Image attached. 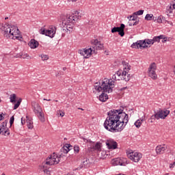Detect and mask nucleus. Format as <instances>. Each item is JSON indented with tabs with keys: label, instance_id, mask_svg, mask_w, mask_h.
<instances>
[{
	"label": "nucleus",
	"instance_id": "46",
	"mask_svg": "<svg viewBox=\"0 0 175 175\" xmlns=\"http://www.w3.org/2000/svg\"><path fill=\"white\" fill-rule=\"evenodd\" d=\"M162 40V43H165V42H167V38L165 37V35H163V38H161Z\"/></svg>",
	"mask_w": 175,
	"mask_h": 175
},
{
	"label": "nucleus",
	"instance_id": "35",
	"mask_svg": "<svg viewBox=\"0 0 175 175\" xmlns=\"http://www.w3.org/2000/svg\"><path fill=\"white\" fill-rule=\"evenodd\" d=\"M122 64L124 66L126 72L128 73V71L131 69L129 68V66H128V63H126L125 61H122Z\"/></svg>",
	"mask_w": 175,
	"mask_h": 175
},
{
	"label": "nucleus",
	"instance_id": "58",
	"mask_svg": "<svg viewBox=\"0 0 175 175\" xmlns=\"http://www.w3.org/2000/svg\"><path fill=\"white\" fill-rule=\"evenodd\" d=\"M121 90H126V88H123Z\"/></svg>",
	"mask_w": 175,
	"mask_h": 175
},
{
	"label": "nucleus",
	"instance_id": "13",
	"mask_svg": "<svg viewBox=\"0 0 175 175\" xmlns=\"http://www.w3.org/2000/svg\"><path fill=\"white\" fill-rule=\"evenodd\" d=\"M124 29H125V25L122 23L120 25V27H114L113 28H112L111 33H115V32H118V34L122 37L125 35Z\"/></svg>",
	"mask_w": 175,
	"mask_h": 175
},
{
	"label": "nucleus",
	"instance_id": "37",
	"mask_svg": "<svg viewBox=\"0 0 175 175\" xmlns=\"http://www.w3.org/2000/svg\"><path fill=\"white\" fill-rule=\"evenodd\" d=\"M40 33H41V35H45V36H47V30H46L44 27H42L40 29Z\"/></svg>",
	"mask_w": 175,
	"mask_h": 175
},
{
	"label": "nucleus",
	"instance_id": "32",
	"mask_svg": "<svg viewBox=\"0 0 175 175\" xmlns=\"http://www.w3.org/2000/svg\"><path fill=\"white\" fill-rule=\"evenodd\" d=\"M144 121L143 119L142 120H137L135 122V126H136V128H139V126H142V122Z\"/></svg>",
	"mask_w": 175,
	"mask_h": 175
},
{
	"label": "nucleus",
	"instance_id": "31",
	"mask_svg": "<svg viewBox=\"0 0 175 175\" xmlns=\"http://www.w3.org/2000/svg\"><path fill=\"white\" fill-rule=\"evenodd\" d=\"M0 135H3L4 136H9V135H10L9 129H7L5 130H3V131H0Z\"/></svg>",
	"mask_w": 175,
	"mask_h": 175
},
{
	"label": "nucleus",
	"instance_id": "59",
	"mask_svg": "<svg viewBox=\"0 0 175 175\" xmlns=\"http://www.w3.org/2000/svg\"><path fill=\"white\" fill-rule=\"evenodd\" d=\"M173 72H174V75H175V70H174Z\"/></svg>",
	"mask_w": 175,
	"mask_h": 175
},
{
	"label": "nucleus",
	"instance_id": "18",
	"mask_svg": "<svg viewBox=\"0 0 175 175\" xmlns=\"http://www.w3.org/2000/svg\"><path fill=\"white\" fill-rule=\"evenodd\" d=\"M56 31L57 27L51 26L49 29L46 30V36H49V38H54Z\"/></svg>",
	"mask_w": 175,
	"mask_h": 175
},
{
	"label": "nucleus",
	"instance_id": "41",
	"mask_svg": "<svg viewBox=\"0 0 175 175\" xmlns=\"http://www.w3.org/2000/svg\"><path fill=\"white\" fill-rule=\"evenodd\" d=\"M163 20H165V19H163V16H159L157 18V23H163Z\"/></svg>",
	"mask_w": 175,
	"mask_h": 175
},
{
	"label": "nucleus",
	"instance_id": "45",
	"mask_svg": "<svg viewBox=\"0 0 175 175\" xmlns=\"http://www.w3.org/2000/svg\"><path fill=\"white\" fill-rule=\"evenodd\" d=\"M171 5L172 6V9H174V12H175V0H172L171 1Z\"/></svg>",
	"mask_w": 175,
	"mask_h": 175
},
{
	"label": "nucleus",
	"instance_id": "2",
	"mask_svg": "<svg viewBox=\"0 0 175 175\" xmlns=\"http://www.w3.org/2000/svg\"><path fill=\"white\" fill-rule=\"evenodd\" d=\"M115 83L116 82L113 81V79H105L102 81L101 85L100 83H95L94 88L96 91H98V92L103 91V93L99 96V100H100V102H106L107 99H109V96L105 92H108V94L113 92Z\"/></svg>",
	"mask_w": 175,
	"mask_h": 175
},
{
	"label": "nucleus",
	"instance_id": "22",
	"mask_svg": "<svg viewBox=\"0 0 175 175\" xmlns=\"http://www.w3.org/2000/svg\"><path fill=\"white\" fill-rule=\"evenodd\" d=\"M70 147H72V145L67 144L66 146L61 148V152H64V154H68V152L70 151Z\"/></svg>",
	"mask_w": 175,
	"mask_h": 175
},
{
	"label": "nucleus",
	"instance_id": "56",
	"mask_svg": "<svg viewBox=\"0 0 175 175\" xmlns=\"http://www.w3.org/2000/svg\"><path fill=\"white\" fill-rule=\"evenodd\" d=\"M63 70H66V67H64Z\"/></svg>",
	"mask_w": 175,
	"mask_h": 175
},
{
	"label": "nucleus",
	"instance_id": "15",
	"mask_svg": "<svg viewBox=\"0 0 175 175\" xmlns=\"http://www.w3.org/2000/svg\"><path fill=\"white\" fill-rule=\"evenodd\" d=\"M106 146L109 150H116L118 147V144L113 139H109L106 141Z\"/></svg>",
	"mask_w": 175,
	"mask_h": 175
},
{
	"label": "nucleus",
	"instance_id": "50",
	"mask_svg": "<svg viewBox=\"0 0 175 175\" xmlns=\"http://www.w3.org/2000/svg\"><path fill=\"white\" fill-rule=\"evenodd\" d=\"M152 20L153 21H157V17L152 16Z\"/></svg>",
	"mask_w": 175,
	"mask_h": 175
},
{
	"label": "nucleus",
	"instance_id": "38",
	"mask_svg": "<svg viewBox=\"0 0 175 175\" xmlns=\"http://www.w3.org/2000/svg\"><path fill=\"white\" fill-rule=\"evenodd\" d=\"M96 151H101V146H100V143L96 142V144L94 145Z\"/></svg>",
	"mask_w": 175,
	"mask_h": 175
},
{
	"label": "nucleus",
	"instance_id": "11",
	"mask_svg": "<svg viewBox=\"0 0 175 175\" xmlns=\"http://www.w3.org/2000/svg\"><path fill=\"white\" fill-rule=\"evenodd\" d=\"M79 54L81 55H83L84 58H90L93 53H95V50L92 48V46L88 48V49H83L79 50Z\"/></svg>",
	"mask_w": 175,
	"mask_h": 175
},
{
	"label": "nucleus",
	"instance_id": "52",
	"mask_svg": "<svg viewBox=\"0 0 175 175\" xmlns=\"http://www.w3.org/2000/svg\"><path fill=\"white\" fill-rule=\"evenodd\" d=\"M69 1V2H76V1H77V0H68Z\"/></svg>",
	"mask_w": 175,
	"mask_h": 175
},
{
	"label": "nucleus",
	"instance_id": "9",
	"mask_svg": "<svg viewBox=\"0 0 175 175\" xmlns=\"http://www.w3.org/2000/svg\"><path fill=\"white\" fill-rule=\"evenodd\" d=\"M157 64L153 62L150 64L149 68L148 69V75L149 77H151L152 80H157L158 79V75H157Z\"/></svg>",
	"mask_w": 175,
	"mask_h": 175
},
{
	"label": "nucleus",
	"instance_id": "36",
	"mask_svg": "<svg viewBox=\"0 0 175 175\" xmlns=\"http://www.w3.org/2000/svg\"><path fill=\"white\" fill-rule=\"evenodd\" d=\"M144 13V10H139L133 13L134 16H142Z\"/></svg>",
	"mask_w": 175,
	"mask_h": 175
},
{
	"label": "nucleus",
	"instance_id": "10",
	"mask_svg": "<svg viewBox=\"0 0 175 175\" xmlns=\"http://www.w3.org/2000/svg\"><path fill=\"white\" fill-rule=\"evenodd\" d=\"M128 158L133 161V162H139L140 159H142V157L143 155L140 152H133V150H130L126 152Z\"/></svg>",
	"mask_w": 175,
	"mask_h": 175
},
{
	"label": "nucleus",
	"instance_id": "26",
	"mask_svg": "<svg viewBox=\"0 0 175 175\" xmlns=\"http://www.w3.org/2000/svg\"><path fill=\"white\" fill-rule=\"evenodd\" d=\"M90 146L88 148V151H89V152H94V151H96L95 149V144L92 142H90Z\"/></svg>",
	"mask_w": 175,
	"mask_h": 175
},
{
	"label": "nucleus",
	"instance_id": "28",
	"mask_svg": "<svg viewBox=\"0 0 175 175\" xmlns=\"http://www.w3.org/2000/svg\"><path fill=\"white\" fill-rule=\"evenodd\" d=\"M162 38H163V35H160V36H154L152 38L153 43H155V42H157L158 43H159V42H161V39H162Z\"/></svg>",
	"mask_w": 175,
	"mask_h": 175
},
{
	"label": "nucleus",
	"instance_id": "12",
	"mask_svg": "<svg viewBox=\"0 0 175 175\" xmlns=\"http://www.w3.org/2000/svg\"><path fill=\"white\" fill-rule=\"evenodd\" d=\"M111 163L113 166H125L126 165V158H116L111 160Z\"/></svg>",
	"mask_w": 175,
	"mask_h": 175
},
{
	"label": "nucleus",
	"instance_id": "44",
	"mask_svg": "<svg viewBox=\"0 0 175 175\" xmlns=\"http://www.w3.org/2000/svg\"><path fill=\"white\" fill-rule=\"evenodd\" d=\"M14 123V116H12L10 120V125H13Z\"/></svg>",
	"mask_w": 175,
	"mask_h": 175
},
{
	"label": "nucleus",
	"instance_id": "20",
	"mask_svg": "<svg viewBox=\"0 0 175 175\" xmlns=\"http://www.w3.org/2000/svg\"><path fill=\"white\" fill-rule=\"evenodd\" d=\"M29 46L31 49H36V47H38L39 46V42L37 40H36L35 39H32L29 42Z\"/></svg>",
	"mask_w": 175,
	"mask_h": 175
},
{
	"label": "nucleus",
	"instance_id": "40",
	"mask_svg": "<svg viewBox=\"0 0 175 175\" xmlns=\"http://www.w3.org/2000/svg\"><path fill=\"white\" fill-rule=\"evenodd\" d=\"M74 152L75 154H79V152H80V147H79V146L75 145L74 146Z\"/></svg>",
	"mask_w": 175,
	"mask_h": 175
},
{
	"label": "nucleus",
	"instance_id": "21",
	"mask_svg": "<svg viewBox=\"0 0 175 175\" xmlns=\"http://www.w3.org/2000/svg\"><path fill=\"white\" fill-rule=\"evenodd\" d=\"M26 122L28 129H33V122L32 121V119H30L29 117L26 116Z\"/></svg>",
	"mask_w": 175,
	"mask_h": 175
},
{
	"label": "nucleus",
	"instance_id": "16",
	"mask_svg": "<svg viewBox=\"0 0 175 175\" xmlns=\"http://www.w3.org/2000/svg\"><path fill=\"white\" fill-rule=\"evenodd\" d=\"M137 24H139V18L133 14V15L130 16L129 25L132 27V25H137Z\"/></svg>",
	"mask_w": 175,
	"mask_h": 175
},
{
	"label": "nucleus",
	"instance_id": "42",
	"mask_svg": "<svg viewBox=\"0 0 175 175\" xmlns=\"http://www.w3.org/2000/svg\"><path fill=\"white\" fill-rule=\"evenodd\" d=\"M41 58L42 61H47V59H49V56L47 55H41Z\"/></svg>",
	"mask_w": 175,
	"mask_h": 175
},
{
	"label": "nucleus",
	"instance_id": "53",
	"mask_svg": "<svg viewBox=\"0 0 175 175\" xmlns=\"http://www.w3.org/2000/svg\"><path fill=\"white\" fill-rule=\"evenodd\" d=\"M173 166H175V161H174V163L170 166V167H173Z\"/></svg>",
	"mask_w": 175,
	"mask_h": 175
},
{
	"label": "nucleus",
	"instance_id": "3",
	"mask_svg": "<svg viewBox=\"0 0 175 175\" xmlns=\"http://www.w3.org/2000/svg\"><path fill=\"white\" fill-rule=\"evenodd\" d=\"M64 157L62 153L58 154L53 153V155L47 157L46 161L43 163L42 166L40 167V170L44 172L45 174L50 175V170H49V166H51L53 165H58L61 161V157ZM49 165V166H47Z\"/></svg>",
	"mask_w": 175,
	"mask_h": 175
},
{
	"label": "nucleus",
	"instance_id": "54",
	"mask_svg": "<svg viewBox=\"0 0 175 175\" xmlns=\"http://www.w3.org/2000/svg\"><path fill=\"white\" fill-rule=\"evenodd\" d=\"M16 172H18V173H20V172H21V168H20L19 170H17Z\"/></svg>",
	"mask_w": 175,
	"mask_h": 175
},
{
	"label": "nucleus",
	"instance_id": "1",
	"mask_svg": "<svg viewBox=\"0 0 175 175\" xmlns=\"http://www.w3.org/2000/svg\"><path fill=\"white\" fill-rule=\"evenodd\" d=\"M107 114L104 127L113 133L123 131L129 121V116L122 109H112Z\"/></svg>",
	"mask_w": 175,
	"mask_h": 175
},
{
	"label": "nucleus",
	"instance_id": "24",
	"mask_svg": "<svg viewBox=\"0 0 175 175\" xmlns=\"http://www.w3.org/2000/svg\"><path fill=\"white\" fill-rule=\"evenodd\" d=\"M8 129V120H5L4 122H2L1 125L0 126V132L1 131H5Z\"/></svg>",
	"mask_w": 175,
	"mask_h": 175
},
{
	"label": "nucleus",
	"instance_id": "48",
	"mask_svg": "<svg viewBox=\"0 0 175 175\" xmlns=\"http://www.w3.org/2000/svg\"><path fill=\"white\" fill-rule=\"evenodd\" d=\"M59 116L61 117H64V116H65V113H64L63 111H60Z\"/></svg>",
	"mask_w": 175,
	"mask_h": 175
},
{
	"label": "nucleus",
	"instance_id": "29",
	"mask_svg": "<svg viewBox=\"0 0 175 175\" xmlns=\"http://www.w3.org/2000/svg\"><path fill=\"white\" fill-rule=\"evenodd\" d=\"M19 35H20V30H18L17 33L15 36H14V38L12 39H14V40L17 39L18 40H20V42H23V37L18 36Z\"/></svg>",
	"mask_w": 175,
	"mask_h": 175
},
{
	"label": "nucleus",
	"instance_id": "7",
	"mask_svg": "<svg viewBox=\"0 0 175 175\" xmlns=\"http://www.w3.org/2000/svg\"><path fill=\"white\" fill-rule=\"evenodd\" d=\"M154 41L152 39H146L144 40H138L131 44L133 49H147V44H153Z\"/></svg>",
	"mask_w": 175,
	"mask_h": 175
},
{
	"label": "nucleus",
	"instance_id": "14",
	"mask_svg": "<svg viewBox=\"0 0 175 175\" xmlns=\"http://www.w3.org/2000/svg\"><path fill=\"white\" fill-rule=\"evenodd\" d=\"M91 44L94 53L95 50H102L103 49V44H100V41L98 40V39L92 40Z\"/></svg>",
	"mask_w": 175,
	"mask_h": 175
},
{
	"label": "nucleus",
	"instance_id": "6",
	"mask_svg": "<svg viewBox=\"0 0 175 175\" xmlns=\"http://www.w3.org/2000/svg\"><path fill=\"white\" fill-rule=\"evenodd\" d=\"M79 11H76L75 14L67 15L66 18L62 21V24L64 25H69L70 24H75L77 20L81 18V16L78 15Z\"/></svg>",
	"mask_w": 175,
	"mask_h": 175
},
{
	"label": "nucleus",
	"instance_id": "33",
	"mask_svg": "<svg viewBox=\"0 0 175 175\" xmlns=\"http://www.w3.org/2000/svg\"><path fill=\"white\" fill-rule=\"evenodd\" d=\"M16 94H13L10 95V99L11 103H16Z\"/></svg>",
	"mask_w": 175,
	"mask_h": 175
},
{
	"label": "nucleus",
	"instance_id": "43",
	"mask_svg": "<svg viewBox=\"0 0 175 175\" xmlns=\"http://www.w3.org/2000/svg\"><path fill=\"white\" fill-rule=\"evenodd\" d=\"M81 139H83V140L85 143H92V141H91V139H87L83 137H81Z\"/></svg>",
	"mask_w": 175,
	"mask_h": 175
},
{
	"label": "nucleus",
	"instance_id": "57",
	"mask_svg": "<svg viewBox=\"0 0 175 175\" xmlns=\"http://www.w3.org/2000/svg\"><path fill=\"white\" fill-rule=\"evenodd\" d=\"M9 18V17H5V20H8Z\"/></svg>",
	"mask_w": 175,
	"mask_h": 175
},
{
	"label": "nucleus",
	"instance_id": "60",
	"mask_svg": "<svg viewBox=\"0 0 175 175\" xmlns=\"http://www.w3.org/2000/svg\"><path fill=\"white\" fill-rule=\"evenodd\" d=\"M1 175H6V174H2Z\"/></svg>",
	"mask_w": 175,
	"mask_h": 175
},
{
	"label": "nucleus",
	"instance_id": "49",
	"mask_svg": "<svg viewBox=\"0 0 175 175\" xmlns=\"http://www.w3.org/2000/svg\"><path fill=\"white\" fill-rule=\"evenodd\" d=\"M21 124L22 125H24V124H25V120H23V118H21Z\"/></svg>",
	"mask_w": 175,
	"mask_h": 175
},
{
	"label": "nucleus",
	"instance_id": "4",
	"mask_svg": "<svg viewBox=\"0 0 175 175\" xmlns=\"http://www.w3.org/2000/svg\"><path fill=\"white\" fill-rule=\"evenodd\" d=\"M0 29L6 39H14V36L18 32V28L16 26L10 27V25L3 23L0 24Z\"/></svg>",
	"mask_w": 175,
	"mask_h": 175
},
{
	"label": "nucleus",
	"instance_id": "19",
	"mask_svg": "<svg viewBox=\"0 0 175 175\" xmlns=\"http://www.w3.org/2000/svg\"><path fill=\"white\" fill-rule=\"evenodd\" d=\"M167 148L166 146H162V145L158 146L156 148V152L159 154H163L165 151H166Z\"/></svg>",
	"mask_w": 175,
	"mask_h": 175
},
{
	"label": "nucleus",
	"instance_id": "34",
	"mask_svg": "<svg viewBox=\"0 0 175 175\" xmlns=\"http://www.w3.org/2000/svg\"><path fill=\"white\" fill-rule=\"evenodd\" d=\"M21 100L22 99L20 98L17 103L14 105V110H17V109H18V107H20V105L21 104Z\"/></svg>",
	"mask_w": 175,
	"mask_h": 175
},
{
	"label": "nucleus",
	"instance_id": "8",
	"mask_svg": "<svg viewBox=\"0 0 175 175\" xmlns=\"http://www.w3.org/2000/svg\"><path fill=\"white\" fill-rule=\"evenodd\" d=\"M169 114H170V111L169 110L157 111V112H154V114L151 116V118L149 119V121H150V122H154L155 120H159V119L165 120V118H166V117H167Z\"/></svg>",
	"mask_w": 175,
	"mask_h": 175
},
{
	"label": "nucleus",
	"instance_id": "23",
	"mask_svg": "<svg viewBox=\"0 0 175 175\" xmlns=\"http://www.w3.org/2000/svg\"><path fill=\"white\" fill-rule=\"evenodd\" d=\"M81 167H85V169L90 167V159L85 158L82 166L80 168L81 169Z\"/></svg>",
	"mask_w": 175,
	"mask_h": 175
},
{
	"label": "nucleus",
	"instance_id": "39",
	"mask_svg": "<svg viewBox=\"0 0 175 175\" xmlns=\"http://www.w3.org/2000/svg\"><path fill=\"white\" fill-rule=\"evenodd\" d=\"M153 16L154 15L148 14L145 16V20H147L148 21H151V20H152Z\"/></svg>",
	"mask_w": 175,
	"mask_h": 175
},
{
	"label": "nucleus",
	"instance_id": "30",
	"mask_svg": "<svg viewBox=\"0 0 175 175\" xmlns=\"http://www.w3.org/2000/svg\"><path fill=\"white\" fill-rule=\"evenodd\" d=\"M18 58H22L23 59H25V58L27 59H29V55L27 54V53H22L21 55L17 56Z\"/></svg>",
	"mask_w": 175,
	"mask_h": 175
},
{
	"label": "nucleus",
	"instance_id": "27",
	"mask_svg": "<svg viewBox=\"0 0 175 175\" xmlns=\"http://www.w3.org/2000/svg\"><path fill=\"white\" fill-rule=\"evenodd\" d=\"M174 12V9H173V5H172V3H170V5L167 6L166 8V13H173Z\"/></svg>",
	"mask_w": 175,
	"mask_h": 175
},
{
	"label": "nucleus",
	"instance_id": "5",
	"mask_svg": "<svg viewBox=\"0 0 175 175\" xmlns=\"http://www.w3.org/2000/svg\"><path fill=\"white\" fill-rule=\"evenodd\" d=\"M112 80H124V81H129V80H131V75L128 74L126 71L119 70L112 76Z\"/></svg>",
	"mask_w": 175,
	"mask_h": 175
},
{
	"label": "nucleus",
	"instance_id": "25",
	"mask_svg": "<svg viewBox=\"0 0 175 175\" xmlns=\"http://www.w3.org/2000/svg\"><path fill=\"white\" fill-rule=\"evenodd\" d=\"M37 115H38L39 120L41 121V122H44V121H46V119L44 118V113H43V111L37 113Z\"/></svg>",
	"mask_w": 175,
	"mask_h": 175
},
{
	"label": "nucleus",
	"instance_id": "17",
	"mask_svg": "<svg viewBox=\"0 0 175 175\" xmlns=\"http://www.w3.org/2000/svg\"><path fill=\"white\" fill-rule=\"evenodd\" d=\"M31 106L33 107V112L35 113V114H39V113L42 111V107L40 105H39V103H38L35 101H33L31 103Z\"/></svg>",
	"mask_w": 175,
	"mask_h": 175
},
{
	"label": "nucleus",
	"instance_id": "55",
	"mask_svg": "<svg viewBox=\"0 0 175 175\" xmlns=\"http://www.w3.org/2000/svg\"><path fill=\"white\" fill-rule=\"evenodd\" d=\"M44 100H47L48 102H50V100H51V99L47 100L46 98H44Z\"/></svg>",
	"mask_w": 175,
	"mask_h": 175
},
{
	"label": "nucleus",
	"instance_id": "51",
	"mask_svg": "<svg viewBox=\"0 0 175 175\" xmlns=\"http://www.w3.org/2000/svg\"><path fill=\"white\" fill-rule=\"evenodd\" d=\"M58 76H61V71L56 74V77H58Z\"/></svg>",
	"mask_w": 175,
	"mask_h": 175
},
{
	"label": "nucleus",
	"instance_id": "47",
	"mask_svg": "<svg viewBox=\"0 0 175 175\" xmlns=\"http://www.w3.org/2000/svg\"><path fill=\"white\" fill-rule=\"evenodd\" d=\"M2 114H0V121H2V120H4V118H5V117L3 116H5L3 114V113H2Z\"/></svg>",
	"mask_w": 175,
	"mask_h": 175
}]
</instances>
